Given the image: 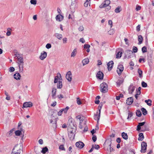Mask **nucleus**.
Segmentation results:
<instances>
[{"instance_id":"obj_1","label":"nucleus","mask_w":154,"mask_h":154,"mask_svg":"<svg viewBox=\"0 0 154 154\" xmlns=\"http://www.w3.org/2000/svg\"><path fill=\"white\" fill-rule=\"evenodd\" d=\"M72 121H71V124H70V127H71V124L73 125V127L72 128L73 129L71 131H70V133L68 135L69 137L70 140H72L74 139L75 137V135L73 134V131H74V132L75 131L76 129V125L74 124L72 122Z\"/></svg>"},{"instance_id":"obj_2","label":"nucleus","mask_w":154,"mask_h":154,"mask_svg":"<svg viewBox=\"0 0 154 154\" xmlns=\"http://www.w3.org/2000/svg\"><path fill=\"white\" fill-rule=\"evenodd\" d=\"M100 91L103 93H106L108 90V85L105 82H103L100 84Z\"/></svg>"},{"instance_id":"obj_3","label":"nucleus","mask_w":154,"mask_h":154,"mask_svg":"<svg viewBox=\"0 0 154 154\" xmlns=\"http://www.w3.org/2000/svg\"><path fill=\"white\" fill-rule=\"evenodd\" d=\"M112 139L111 138H109L107 139L106 140L105 143H104V145H107L109 146V150L110 152H111L112 151H113V149L112 148L111 146V143H112Z\"/></svg>"},{"instance_id":"obj_4","label":"nucleus","mask_w":154,"mask_h":154,"mask_svg":"<svg viewBox=\"0 0 154 154\" xmlns=\"http://www.w3.org/2000/svg\"><path fill=\"white\" fill-rule=\"evenodd\" d=\"M141 152L142 153H144L146 149L147 143L145 142H143L141 144Z\"/></svg>"},{"instance_id":"obj_5","label":"nucleus","mask_w":154,"mask_h":154,"mask_svg":"<svg viewBox=\"0 0 154 154\" xmlns=\"http://www.w3.org/2000/svg\"><path fill=\"white\" fill-rule=\"evenodd\" d=\"M124 69V67L122 65L120 64L118 66L117 70V72L119 75H120Z\"/></svg>"},{"instance_id":"obj_6","label":"nucleus","mask_w":154,"mask_h":154,"mask_svg":"<svg viewBox=\"0 0 154 154\" xmlns=\"http://www.w3.org/2000/svg\"><path fill=\"white\" fill-rule=\"evenodd\" d=\"M32 103L31 102H25L23 104L22 108L24 109L25 108L30 107H32Z\"/></svg>"},{"instance_id":"obj_7","label":"nucleus","mask_w":154,"mask_h":154,"mask_svg":"<svg viewBox=\"0 0 154 154\" xmlns=\"http://www.w3.org/2000/svg\"><path fill=\"white\" fill-rule=\"evenodd\" d=\"M135 89V87L133 85V84H131L129 86L128 88L129 93L130 94H132Z\"/></svg>"},{"instance_id":"obj_8","label":"nucleus","mask_w":154,"mask_h":154,"mask_svg":"<svg viewBox=\"0 0 154 154\" xmlns=\"http://www.w3.org/2000/svg\"><path fill=\"white\" fill-rule=\"evenodd\" d=\"M133 54L132 51L130 50H127L125 52V57L128 58H131V55Z\"/></svg>"},{"instance_id":"obj_9","label":"nucleus","mask_w":154,"mask_h":154,"mask_svg":"<svg viewBox=\"0 0 154 154\" xmlns=\"http://www.w3.org/2000/svg\"><path fill=\"white\" fill-rule=\"evenodd\" d=\"M72 74L70 71H68L66 76V79L69 81L70 82L72 80Z\"/></svg>"},{"instance_id":"obj_10","label":"nucleus","mask_w":154,"mask_h":154,"mask_svg":"<svg viewBox=\"0 0 154 154\" xmlns=\"http://www.w3.org/2000/svg\"><path fill=\"white\" fill-rule=\"evenodd\" d=\"M75 145L77 147L80 149L82 148L85 146L84 144L81 141L76 142Z\"/></svg>"},{"instance_id":"obj_11","label":"nucleus","mask_w":154,"mask_h":154,"mask_svg":"<svg viewBox=\"0 0 154 154\" xmlns=\"http://www.w3.org/2000/svg\"><path fill=\"white\" fill-rule=\"evenodd\" d=\"M114 63L112 61H110L107 64L108 70L110 71L112 69Z\"/></svg>"},{"instance_id":"obj_12","label":"nucleus","mask_w":154,"mask_h":154,"mask_svg":"<svg viewBox=\"0 0 154 154\" xmlns=\"http://www.w3.org/2000/svg\"><path fill=\"white\" fill-rule=\"evenodd\" d=\"M97 77L100 79H103V74L101 71H99L96 75Z\"/></svg>"},{"instance_id":"obj_13","label":"nucleus","mask_w":154,"mask_h":154,"mask_svg":"<svg viewBox=\"0 0 154 154\" xmlns=\"http://www.w3.org/2000/svg\"><path fill=\"white\" fill-rule=\"evenodd\" d=\"M47 55V53L45 51H43V53H41L39 58L41 60H43L46 57Z\"/></svg>"},{"instance_id":"obj_14","label":"nucleus","mask_w":154,"mask_h":154,"mask_svg":"<svg viewBox=\"0 0 154 154\" xmlns=\"http://www.w3.org/2000/svg\"><path fill=\"white\" fill-rule=\"evenodd\" d=\"M56 91L57 89L55 88H52L51 92V95L52 97V98L53 99H55L56 98Z\"/></svg>"},{"instance_id":"obj_15","label":"nucleus","mask_w":154,"mask_h":154,"mask_svg":"<svg viewBox=\"0 0 154 154\" xmlns=\"http://www.w3.org/2000/svg\"><path fill=\"white\" fill-rule=\"evenodd\" d=\"M133 102V99L132 97L128 98L126 100V103L129 105H131Z\"/></svg>"},{"instance_id":"obj_16","label":"nucleus","mask_w":154,"mask_h":154,"mask_svg":"<svg viewBox=\"0 0 154 154\" xmlns=\"http://www.w3.org/2000/svg\"><path fill=\"white\" fill-rule=\"evenodd\" d=\"M63 17L61 15H58L56 17V20L59 21H60L63 20Z\"/></svg>"},{"instance_id":"obj_17","label":"nucleus","mask_w":154,"mask_h":154,"mask_svg":"<svg viewBox=\"0 0 154 154\" xmlns=\"http://www.w3.org/2000/svg\"><path fill=\"white\" fill-rule=\"evenodd\" d=\"M100 113L97 112V114L94 115V119L95 120H97V123H98L100 117Z\"/></svg>"},{"instance_id":"obj_18","label":"nucleus","mask_w":154,"mask_h":154,"mask_svg":"<svg viewBox=\"0 0 154 154\" xmlns=\"http://www.w3.org/2000/svg\"><path fill=\"white\" fill-rule=\"evenodd\" d=\"M58 76H60V79H62V77L60 74V73H57V76H55L54 78V83H57L58 82Z\"/></svg>"},{"instance_id":"obj_19","label":"nucleus","mask_w":154,"mask_h":154,"mask_svg":"<svg viewBox=\"0 0 154 154\" xmlns=\"http://www.w3.org/2000/svg\"><path fill=\"white\" fill-rule=\"evenodd\" d=\"M145 124V122H140L138 123V125L137 126V131H140L141 128V127L143 126Z\"/></svg>"},{"instance_id":"obj_20","label":"nucleus","mask_w":154,"mask_h":154,"mask_svg":"<svg viewBox=\"0 0 154 154\" xmlns=\"http://www.w3.org/2000/svg\"><path fill=\"white\" fill-rule=\"evenodd\" d=\"M22 147L20 146L18 144L16 145L13 149H12V151H17V150H19L20 149H22Z\"/></svg>"},{"instance_id":"obj_21","label":"nucleus","mask_w":154,"mask_h":154,"mask_svg":"<svg viewBox=\"0 0 154 154\" xmlns=\"http://www.w3.org/2000/svg\"><path fill=\"white\" fill-rule=\"evenodd\" d=\"M54 36L59 40H61L63 38L62 35L58 33H55Z\"/></svg>"},{"instance_id":"obj_22","label":"nucleus","mask_w":154,"mask_h":154,"mask_svg":"<svg viewBox=\"0 0 154 154\" xmlns=\"http://www.w3.org/2000/svg\"><path fill=\"white\" fill-rule=\"evenodd\" d=\"M14 78L17 80L20 79L21 77L19 73H17L14 74Z\"/></svg>"},{"instance_id":"obj_23","label":"nucleus","mask_w":154,"mask_h":154,"mask_svg":"<svg viewBox=\"0 0 154 154\" xmlns=\"http://www.w3.org/2000/svg\"><path fill=\"white\" fill-rule=\"evenodd\" d=\"M14 131V129L13 128L6 134V136L8 137H9L12 135L13 132Z\"/></svg>"},{"instance_id":"obj_24","label":"nucleus","mask_w":154,"mask_h":154,"mask_svg":"<svg viewBox=\"0 0 154 154\" xmlns=\"http://www.w3.org/2000/svg\"><path fill=\"white\" fill-rule=\"evenodd\" d=\"M18 64L19 69V72H22L23 71V63H20Z\"/></svg>"},{"instance_id":"obj_25","label":"nucleus","mask_w":154,"mask_h":154,"mask_svg":"<svg viewBox=\"0 0 154 154\" xmlns=\"http://www.w3.org/2000/svg\"><path fill=\"white\" fill-rule=\"evenodd\" d=\"M18 61V63H23V58L22 56V55H21V56L19 57L18 58H17Z\"/></svg>"},{"instance_id":"obj_26","label":"nucleus","mask_w":154,"mask_h":154,"mask_svg":"<svg viewBox=\"0 0 154 154\" xmlns=\"http://www.w3.org/2000/svg\"><path fill=\"white\" fill-rule=\"evenodd\" d=\"M143 38L141 35H139L138 36V45L141 44L143 42Z\"/></svg>"},{"instance_id":"obj_27","label":"nucleus","mask_w":154,"mask_h":154,"mask_svg":"<svg viewBox=\"0 0 154 154\" xmlns=\"http://www.w3.org/2000/svg\"><path fill=\"white\" fill-rule=\"evenodd\" d=\"M144 138L143 133H140L139 134L138 140L140 141H142Z\"/></svg>"},{"instance_id":"obj_28","label":"nucleus","mask_w":154,"mask_h":154,"mask_svg":"<svg viewBox=\"0 0 154 154\" xmlns=\"http://www.w3.org/2000/svg\"><path fill=\"white\" fill-rule=\"evenodd\" d=\"M122 136L125 140H126L128 139V136L127 133L123 132L122 133Z\"/></svg>"},{"instance_id":"obj_29","label":"nucleus","mask_w":154,"mask_h":154,"mask_svg":"<svg viewBox=\"0 0 154 154\" xmlns=\"http://www.w3.org/2000/svg\"><path fill=\"white\" fill-rule=\"evenodd\" d=\"M62 87V81H59L57 84V88L60 89Z\"/></svg>"},{"instance_id":"obj_30","label":"nucleus","mask_w":154,"mask_h":154,"mask_svg":"<svg viewBox=\"0 0 154 154\" xmlns=\"http://www.w3.org/2000/svg\"><path fill=\"white\" fill-rule=\"evenodd\" d=\"M89 62V59L88 58H85L82 61L83 66L87 64Z\"/></svg>"},{"instance_id":"obj_31","label":"nucleus","mask_w":154,"mask_h":154,"mask_svg":"<svg viewBox=\"0 0 154 154\" xmlns=\"http://www.w3.org/2000/svg\"><path fill=\"white\" fill-rule=\"evenodd\" d=\"M123 82V79H119L117 82H116L117 86L118 87L120 86V85Z\"/></svg>"},{"instance_id":"obj_32","label":"nucleus","mask_w":154,"mask_h":154,"mask_svg":"<svg viewBox=\"0 0 154 154\" xmlns=\"http://www.w3.org/2000/svg\"><path fill=\"white\" fill-rule=\"evenodd\" d=\"M149 128L147 127V125H145L142 128L141 131H148Z\"/></svg>"},{"instance_id":"obj_33","label":"nucleus","mask_w":154,"mask_h":154,"mask_svg":"<svg viewBox=\"0 0 154 154\" xmlns=\"http://www.w3.org/2000/svg\"><path fill=\"white\" fill-rule=\"evenodd\" d=\"M22 151V149L17 150V151H14L12 152V154H20Z\"/></svg>"},{"instance_id":"obj_34","label":"nucleus","mask_w":154,"mask_h":154,"mask_svg":"<svg viewBox=\"0 0 154 154\" xmlns=\"http://www.w3.org/2000/svg\"><path fill=\"white\" fill-rule=\"evenodd\" d=\"M48 149L47 147H45L42 149L41 152L43 154H45L46 152L48 151Z\"/></svg>"},{"instance_id":"obj_35","label":"nucleus","mask_w":154,"mask_h":154,"mask_svg":"<svg viewBox=\"0 0 154 154\" xmlns=\"http://www.w3.org/2000/svg\"><path fill=\"white\" fill-rule=\"evenodd\" d=\"M141 110L143 115H146L147 114V111L144 108H142L141 109Z\"/></svg>"},{"instance_id":"obj_36","label":"nucleus","mask_w":154,"mask_h":154,"mask_svg":"<svg viewBox=\"0 0 154 154\" xmlns=\"http://www.w3.org/2000/svg\"><path fill=\"white\" fill-rule=\"evenodd\" d=\"M122 10V9L120 6H118L115 9V11L116 13H119Z\"/></svg>"},{"instance_id":"obj_37","label":"nucleus","mask_w":154,"mask_h":154,"mask_svg":"<svg viewBox=\"0 0 154 154\" xmlns=\"http://www.w3.org/2000/svg\"><path fill=\"white\" fill-rule=\"evenodd\" d=\"M145 102L149 106H151L152 105V101L150 99L145 100Z\"/></svg>"},{"instance_id":"obj_38","label":"nucleus","mask_w":154,"mask_h":154,"mask_svg":"<svg viewBox=\"0 0 154 154\" xmlns=\"http://www.w3.org/2000/svg\"><path fill=\"white\" fill-rule=\"evenodd\" d=\"M138 73L139 74V76L140 78H141L142 77V74L143 73L142 71L140 69H138Z\"/></svg>"},{"instance_id":"obj_39","label":"nucleus","mask_w":154,"mask_h":154,"mask_svg":"<svg viewBox=\"0 0 154 154\" xmlns=\"http://www.w3.org/2000/svg\"><path fill=\"white\" fill-rule=\"evenodd\" d=\"M76 50L75 49L71 53V57H74L76 55Z\"/></svg>"},{"instance_id":"obj_40","label":"nucleus","mask_w":154,"mask_h":154,"mask_svg":"<svg viewBox=\"0 0 154 154\" xmlns=\"http://www.w3.org/2000/svg\"><path fill=\"white\" fill-rule=\"evenodd\" d=\"M122 52L120 51H119L118 52L116 55V58H119L121 57Z\"/></svg>"},{"instance_id":"obj_41","label":"nucleus","mask_w":154,"mask_h":154,"mask_svg":"<svg viewBox=\"0 0 154 154\" xmlns=\"http://www.w3.org/2000/svg\"><path fill=\"white\" fill-rule=\"evenodd\" d=\"M136 116L138 117H140L141 115V113L140 110H138L136 112Z\"/></svg>"},{"instance_id":"obj_42","label":"nucleus","mask_w":154,"mask_h":154,"mask_svg":"<svg viewBox=\"0 0 154 154\" xmlns=\"http://www.w3.org/2000/svg\"><path fill=\"white\" fill-rule=\"evenodd\" d=\"M110 2L109 0H106L104 1V4L106 6H107L110 4Z\"/></svg>"},{"instance_id":"obj_43","label":"nucleus","mask_w":154,"mask_h":154,"mask_svg":"<svg viewBox=\"0 0 154 154\" xmlns=\"http://www.w3.org/2000/svg\"><path fill=\"white\" fill-rule=\"evenodd\" d=\"M54 122L53 124V127L54 128H56L57 127V120L56 119V118H55V119H54Z\"/></svg>"},{"instance_id":"obj_44","label":"nucleus","mask_w":154,"mask_h":154,"mask_svg":"<svg viewBox=\"0 0 154 154\" xmlns=\"http://www.w3.org/2000/svg\"><path fill=\"white\" fill-rule=\"evenodd\" d=\"M21 131L20 130H17L15 132V133L16 136H19L21 133Z\"/></svg>"},{"instance_id":"obj_45","label":"nucleus","mask_w":154,"mask_h":154,"mask_svg":"<svg viewBox=\"0 0 154 154\" xmlns=\"http://www.w3.org/2000/svg\"><path fill=\"white\" fill-rule=\"evenodd\" d=\"M10 30H11V29L10 28H9L7 29V30L8 31L6 32V34L8 36H10L11 34V32L9 31Z\"/></svg>"},{"instance_id":"obj_46","label":"nucleus","mask_w":154,"mask_h":154,"mask_svg":"<svg viewBox=\"0 0 154 154\" xmlns=\"http://www.w3.org/2000/svg\"><path fill=\"white\" fill-rule=\"evenodd\" d=\"M142 51L143 53H145L147 51V48L146 46H143L142 48Z\"/></svg>"},{"instance_id":"obj_47","label":"nucleus","mask_w":154,"mask_h":154,"mask_svg":"<svg viewBox=\"0 0 154 154\" xmlns=\"http://www.w3.org/2000/svg\"><path fill=\"white\" fill-rule=\"evenodd\" d=\"M137 48L135 46H134L133 48L132 51H133V53H136L137 52Z\"/></svg>"},{"instance_id":"obj_48","label":"nucleus","mask_w":154,"mask_h":154,"mask_svg":"<svg viewBox=\"0 0 154 154\" xmlns=\"http://www.w3.org/2000/svg\"><path fill=\"white\" fill-rule=\"evenodd\" d=\"M69 108V106H66V108L62 109V110L64 113H66Z\"/></svg>"},{"instance_id":"obj_49","label":"nucleus","mask_w":154,"mask_h":154,"mask_svg":"<svg viewBox=\"0 0 154 154\" xmlns=\"http://www.w3.org/2000/svg\"><path fill=\"white\" fill-rule=\"evenodd\" d=\"M102 106L103 104L102 103H100L98 107V108L99 109V112H98L100 113L101 110L102 108Z\"/></svg>"},{"instance_id":"obj_50","label":"nucleus","mask_w":154,"mask_h":154,"mask_svg":"<svg viewBox=\"0 0 154 154\" xmlns=\"http://www.w3.org/2000/svg\"><path fill=\"white\" fill-rule=\"evenodd\" d=\"M141 85L142 87L144 88H146L147 86V84L145 82L143 81L141 82Z\"/></svg>"},{"instance_id":"obj_51","label":"nucleus","mask_w":154,"mask_h":154,"mask_svg":"<svg viewBox=\"0 0 154 154\" xmlns=\"http://www.w3.org/2000/svg\"><path fill=\"white\" fill-rule=\"evenodd\" d=\"M70 9L71 11V12L72 13H74L75 12V9H74V8L73 6V5L72 4L70 6Z\"/></svg>"},{"instance_id":"obj_52","label":"nucleus","mask_w":154,"mask_h":154,"mask_svg":"<svg viewBox=\"0 0 154 154\" xmlns=\"http://www.w3.org/2000/svg\"><path fill=\"white\" fill-rule=\"evenodd\" d=\"M141 89V87H139L138 89H137L136 90V93L137 94H140V90Z\"/></svg>"},{"instance_id":"obj_53","label":"nucleus","mask_w":154,"mask_h":154,"mask_svg":"<svg viewBox=\"0 0 154 154\" xmlns=\"http://www.w3.org/2000/svg\"><path fill=\"white\" fill-rule=\"evenodd\" d=\"M77 103L78 104L80 105L82 104L81 102L79 97H77L76 99Z\"/></svg>"},{"instance_id":"obj_54","label":"nucleus","mask_w":154,"mask_h":154,"mask_svg":"<svg viewBox=\"0 0 154 154\" xmlns=\"http://www.w3.org/2000/svg\"><path fill=\"white\" fill-rule=\"evenodd\" d=\"M30 2L31 4L35 5L37 3V1L36 0H31Z\"/></svg>"},{"instance_id":"obj_55","label":"nucleus","mask_w":154,"mask_h":154,"mask_svg":"<svg viewBox=\"0 0 154 154\" xmlns=\"http://www.w3.org/2000/svg\"><path fill=\"white\" fill-rule=\"evenodd\" d=\"M59 148L60 149H61V150H65V149L63 145H60L59 146Z\"/></svg>"},{"instance_id":"obj_56","label":"nucleus","mask_w":154,"mask_h":154,"mask_svg":"<svg viewBox=\"0 0 154 154\" xmlns=\"http://www.w3.org/2000/svg\"><path fill=\"white\" fill-rule=\"evenodd\" d=\"M63 44H66L67 42V39L65 37L63 38Z\"/></svg>"},{"instance_id":"obj_57","label":"nucleus","mask_w":154,"mask_h":154,"mask_svg":"<svg viewBox=\"0 0 154 154\" xmlns=\"http://www.w3.org/2000/svg\"><path fill=\"white\" fill-rule=\"evenodd\" d=\"M114 32V31L112 29H111L108 32L109 34L111 35L113 34Z\"/></svg>"},{"instance_id":"obj_58","label":"nucleus","mask_w":154,"mask_h":154,"mask_svg":"<svg viewBox=\"0 0 154 154\" xmlns=\"http://www.w3.org/2000/svg\"><path fill=\"white\" fill-rule=\"evenodd\" d=\"M57 97L58 99L60 100L64 98L62 94H60L59 95H57Z\"/></svg>"},{"instance_id":"obj_59","label":"nucleus","mask_w":154,"mask_h":154,"mask_svg":"<svg viewBox=\"0 0 154 154\" xmlns=\"http://www.w3.org/2000/svg\"><path fill=\"white\" fill-rule=\"evenodd\" d=\"M15 70V69L14 67H11L9 68V71L10 72H12Z\"/></svg>"},{"instance_id":"obj_60","label":"nucleus","mask_w":154,"mask_h":154,"mask_svg":"<svg viewBox=\"0 0 154 154\" xmlns=\"http://www.w3.org/2000/svg\"><path fill=\"white\" fill-rule=\"evenodd\" d=\"M51 118L53 119H51L50 120V123H52L53 122H54V119H55V117H54V116H53V114H52L51 115Z\"/></svg>"},{"instance_id":"obj_61","label":"nucleus","mask_w":154,"mask_h":154,"mask_svg":"<svg viewBox=\"0 0 154 154\" xmlns=\"http://www.w3.org/2000/svg\"><path fill=\"white\" fill-rule=\"evenodd\" d=\"M133 113L131 112H129L128 114V116L127 119H128L129 118H131L133 116Z\"/></svg>"},{"instance_id":"obj_62","label":"nucleus","mask_w":154,"mask_h":154,"mask_svg":"<svg viewBox=\"0 0 154 154\" xmlns=\"http://www.w3.org/2000/svg\"><path fill=\"white\" fill-rule=\"evenodd\" d=\"M51 46L50 44L48 43L46 45V47L47 49H49L51 48Z\"/></svg>"},{"instance_id":"obj_63","label":"nucleus","mask_w":154,"mask_h":154,"mask_svg":"<svg viewBox=\"0 0 154 154\" xmlns=\"http://www.w3.org/2000/svg\"><path fill=\"white\" fill-rule=\"evenodd\" d=\"M92 139L94 142H95L97 139L96 136V135H93Z\"/></svg>"},{"instance_id":"obj_64","label":"nucleus","mask_w":154,"mask_h":154,"mask_svg":"<svg viewBox=\"0 0 154 154\" xmlns=\"http://www.w3.org/2000/svg\"><path fill=\"white\" fill-rule=\"evenodd\" d=\"M63 111L62 110V109H61L59 112H58L57 113V114L59 116H60L62 114Z\"/></svg>"}]
</instances>
